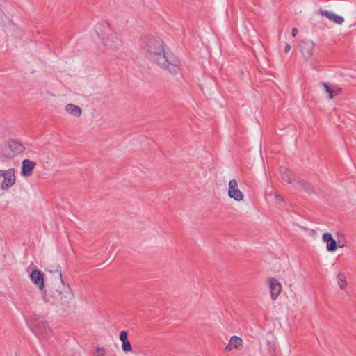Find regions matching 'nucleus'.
<instances>
[{
  "label": "nucleus",
  "mask_w": 356,
  "mask_h": 356,
  "mask_svg": "<svg viewBox=\"0 0 356 356\" xmlns=\"http://www.w3.org/2000/svg\"><path fill=\"white\" fill-rule=\"evenodd\" d=\"M65 110L67 112H68L70 115H72L75 117H79L81 115L82 111L81 108L73 104H68L65 106Z\"/></svg>",
  "instance_id": "nucleus-16"
},
{
  "label": "nucleus",
  "mask_w": 356,
  "mask_h": 356,
  "mask_svg": "<svg viewBox=\"0 0 356 356\" xmlns=\"http://www.w3.org/2000/svg\"><path fill=\"white\" fill-rule=\"evenodd\" d=\"M298 180V183L296 184V187H300L302 188L306 193L308 194H314L315 193L314 188L313 186L310 184L305 181L304 179L299 178Z\"/></svg>",
  "instance_id": "nucleus-15"
},
{
  "label": "nucleus",
  "mask_w": 356,
  "mask_h": 356,
  "mask_svg": "<svg viewBox=\"0 0 356 356\" xmlns=\"http://www.w3.org/2000/svg\"><path fill=\"white\" fill-rule=\"evenodd\" d=\"M298 29L297 28H293L292 29V33H292V36L293 37H296L297 35V34H298Z\"/></svg>",
  "instance_id": "nucleus-23"
},
{
  "label": "nucleus",
  "mask_w": 356,
  "mask_h": 356,
  "mask_svg": "<svg viewBox=\"0 0 356 356\" xmlns=\"http://www.w3.org/2000/svg\"><path fill=\"white\" fill-rule=\"evenodd\" d=\"M318 13L321 15L322 16L327 17L330 21L337 24L341 25L344 22V18L343 17L339 16L333 12L319 9Z\"/></svg>",
  "instance_id": "nucleus-11"
},
{
  "label": "nucleus",
  "mask_w": 356,
  "mask_h": 356,
  "mask_svg": "<svg viewBox=\"0 0 356 356\" xmlns=\"http://www.w3.org/2000/svg\"><path fill=\"white\" fill-rule=\"evenodd\" d=\"M124 42L115 33H112L108 37L105 45L111 51L118 52L122 49Z\"/></svg>",
  "instance_id": "nucleus-5"
},
{
  "label": "nucleus",
  "mask_w": 356,
  "mask_h": 356,
  "mask_svg": "<svg viewBox=\"0 0 356 356\" xmlns=\"http://www.w3.org/2000/svg\"><path fill=\"white\" fill-rule=\"evenodd\" d=\"M337 283L339 284V286L343 289L347 286V281L346 277L344 275V273H339L337 275Z\"/></svg>",
  "instance_id": "nucleus-17"
},
{
  "label": "nucleus",
  "mask_w": 356,
  "mask_h": 356,
  "mask_svg": "<svg viewBox=\"0 0 356 356\" xmlns=\"http://www.w3.org/2000/svg\"><path fill=\"white\" fill-rule=\"evenodd\" d=\"M341 91H342V90H341V88H338V89H337V90H335L334 95H338V94L341 93Z\"/></svg>",
  "instance_id": "nucleus-25"
},
{
  "label": "nucleus",
  "mask_w": 356,
  "mask_h": 356,
  "mask_svg": "<svg viewBox=\"0 0 356 356\" xmlns=\"http://www.w3.org/2000/svg\"><path fill=\"white\" fill-rule=\"evenodd\" d=\"M6 170H0V177H3L5 174Z\"/></svg>",
  "instance_id": "nucleus-26"
},
{
  "label": "nucleus",
  "mask_w": 356,
  "mask_h": 356,
  "mask_svg": "<svg viewBox=\"0 0 356 356\" xmlns=\"http://www.w3.org/2000/svg\"><path fill=\"white\" fill-rule=\"evenodd\" d=\"M228 196L238 202L242 201L244 199V195L239 190L238 182L234 179L230 180L229 182Z\"/></svg>",
  "instance_id": "nucleus-6"
},
{
  "label": "nucleus",
  "mask_w": 356,
  "mask_h": 356,
  "mask_svg": "<svg viewBox=\"0 0 356 356\" xmlns=\"http://www.w3.org/2000/svg\"><path fill=\"white\" fill-rule=\"evenodd\" d=\"M57 273H58V275L59 277V279L60 280V282H62V280H61V273L60 271H58V270H56Z\"/></svg>",
  "instance_id": "nucleus-27"
},
{
  "label": "nucleus",
  "mask_w": 356,
  "mask_h": 356,
  "mask_svg": "<svg viewBox=\"0 0 356 356\" xmlns=\"http://www.w3.org/2000/svg\"><path fill=\"white\" fill-rule=\"evenodd\" d=\"M322 240L327 244V250L328 252H334L337 250V245L336 241L332 238L330 233L326 232L323 234Z\"/></svg>",
  "instance_id": "nucleus-13"
},
{
  "label": "nucleus",
  "mask_w": 356,
  "mask_h": 356,
  "mask_svg": "<svg viewBox=\"0 0 356 356\" xmlns=\"http://www.w3.org/2000/svg\"><path fill=\"white\" fill-rule=\"evenodd\" d=\"M101 25L104 27H107V28H108V26H109V25L107 22H103V23H102Z\"/></svg>",
  "instance_id": "nucleus-24"
},
{
  "label": "nucleus",
  "mask_w": 356,
  "mask_h": 356,
  "mask_svg": "<svg viewBox=\"0 0 356 356\" xmlns=\"http://www.w3.org/2000/svg\"><path fill=\"white\" fill-rule=\"evenodd\" d=\"M127 335H128V334L126 331L120 332L119 339L122 341V343L124 341H128Z\"/></svg>",
  "instance_id": "nucleus-20"
},
{
  "label": "nucleus",
  "mask_w": 356,
  "mask_h": 356,
  "mask_svg": "<svg viewBox=\"0 0 356 356\" xmlns=\"http://www.w3.org/2000/svg\"><path fill=\"white\" fill-rule=\"evenodd\" d=\"M142 47L146 51L149 60L155 62L162 69L171 74H177L180 70V61L174 56L167 57L160 39L145 38Z\"/></svg>",
  "instance_id": "nucleus-1"
},
{
  "label": "nucleus",
  "mask_w": 356,
  "mask_h": 356,
  "mask_svg": "<svg viewBox=\"0 0 356 356\" xmlns=\"http://www.w3.org/2000/svg\"><path fill=\"white\" fill-rule=\"evenodd\" d=\"M280 173L281 179L291 185L293 187H296V184L298 183V180L299 179V177L296 176L292 172L289 170L286 167H280Z\"/></svg>",
  "instance_id": "nucleus-7"
},
{
  "label": "nucleus",
  "mask_w": 356,
  "mask_h": 356,
  "mask_svg": "<svg viewBox=\"0 0 356 356\" xmlns=\"http://www.w3.org/2000/svg\"><path fill=\"white\" fill-rule=\"evenodd\" d=\"M25 149L24 146L15 140H10L0 145V156L5 159H13Z\"/></svg>",
  "instance_id": "nucleus-3"
},
{
  "label": "nucleus",
  "mask_w": 356,
  "mask_h": 356,
  "mask_svg": "<svg viewBox=\"0 0 356 356\" xmlns=\"http://www.w3.org/2000/svg\"><path fill=\"white\" fill-rule=\"evenodd\" d=\"M97 352L98 353V356H104L105 350L103 348H98L97 349Z\"/></svg>",
  "instance_id": "nucleus-21"
},
{
  "label": "nucleus",
  "mask_w": 356,
  "mask_h": 356,
  "mask_svg": "<svg viewBox=\"0 0 356 356\" xmlns=\"http://www.w3.org/2000/svg\"><path fill=\"white\" fill-rule=\"evenodd\" d=\"M291 50V45L288 43H286L285 47H284V52L288 53Z\"/></svg>",
  "instance_id": "nucleus-22"
},
{
  "label": "nucleus",
  "mask_w": 356,
  "mask_h": 356,
  "mask_svg": "<svg viewBox=\"0 0 356 356\" xmlns=\"http://www.w3.org/2000/svg\"><path fill=\"white\" fill-rule=\"evenodd\" d=\"M338 245H339V247H341V248H342V247H343V246H344V244H343V243L340 244V240H339V241H338Z\"/></svg>",
  "instance_id": "nucleus-29"
},
{
  "label": "nucleus",
  "mask_w": 356,
  "mask_h": 356,
  "mask_svg": "<svg viewBox=\"0 0 356 356\" xmlns=\"http://www.w3.org/2000/svg\"><path fill=\"white\" fill-rule=\"evenodd\" d=\"M243 341L241 338L237 336H232L229 341L228 345L225 347L226 351H231L232 349H240L242 346Z\"/></svg>",
  "instance_id": "nucleus-14"
},
{
  "label": "nucleus",
  "mask_w": 356,
  "mask_h": 356,
  "mask_svg": "<svg viewBox=\"0 0 356 356\" xmlns=\"http://www.w3.org/2000/svg\"><path fill=\"white\" fill-rule=\"evenodd\" d=\"M269 284L270 295L273 300H275L280 294L282 291V285L275 278L270 277L268 279Z\"/></svg>",
  "instance_id": "nucleus-9"
},
{
  "label": "nucleus",
  "mask_w": 356,
  "mask_h": 356,
  "mask_svg": "<svg viewBox=\"0 0 356 356\" xmlns=\"http://www.w3.org/2000/svg\"><path fill=\"white\" fill-rule=\"evenodd\" d=\"M275 198L278 200H281V196L280 195H275Z\"/></svg>",
  "instance_id": "nucleus-30"
},
{
  "label": "nucleus",
  "mask_w": 356,
  "mask_h": 356,
  "mask_svg": "<svg viewBox=\"0 0 356 356\" xmlns=\"http://www.w3.org/2000/svg\"><path fill=\"white\" fill-rule=\"evenodd\" d=\"M321 85L323 86L325 92L329 94V99H332L334 97L335 90L330 88L326 83H322Z\"/></svg>",
  "instance_id": "nucleus-18"
},
{
  "label": "nucleus",
  "mask_w": 356,
  "mask_h": 356,
  "mask_svg": "<svg viewBox=\"0 0 356 356\" xmlns=\"http://www.w3.org/2000/svg\"><path fill=\"white\" fill-rule=\"evenodd\" d=\"M36 163L29 159H25L22 161V175L25 177H30L33 174V170Z\"/></svg>",
  "instance_id": "nucleus-12"
},
{
  "label": "nucleus",
  "mask_w": 356,
  "mask_h": 356,
  "mask_svg": "<svg viewBox=\"0 0 356 356\" xmlns=\"http://www.w3.org/2000/svg\"><path fill=\"white\" fill-rule=\"evenodd\" d=\"M29 277L34 284L37 285L41 291L44 290V282L42 272L38 270H33L29 274Z\"/></svg>",
  "instance_id": "nucleus-10"
},
{
  "label": "nucleus",
  "mask_w": 356,
  "mask_h": 356,
  "mask_svg": "<svg viewBox=\"0 0 356 356\" xmlns=\"http://www.w3.org/2000/svg\"><path fill=\"white\" fill-rule=\"evenodd\" d=\"M315 43L309 39L301 40L298 44L299 51L305 62H308L314 55Z\"/></svg>",
  "instance_id": "nucleus-4"
},
{
  "label": "nucleus",
  "mask_w": 356,
  "mask_h": 356,
  "mask_svg": "<svg viewBox=\"0 0 356 356\" xmlns=\"http://www.w3.org/2000/svg\"><path fill=\"white\" fill-rule=\"evenodd\" d=\"M49 298H52V302L58 303L62 308H68L72 302L74 296L69 286L59 284V286H50L47 291L43 292V298L46 302H49Z\"/></svg>",
  "instance_id": "nucleus-2"
},
{
  "label": "nucleus",
  "mask_w": 356,
  "mask_h": 356,
  "mask_svg": "<svg viewBox=\"0 0 356 356\" xmlns=\"http://www.w3.org/2000/svg\"><path fill=\"white\" fill-rule=\"evenodd\" d=\"M3 177L4 178V180L1 184L0 187L1 190L7 191L16 182L14 168H10L6 170Z\"/></svg>",
  "instance_id": "nucleus-8"
},
{
  "label": "nucleus",
  "mask_w": 356,
  "mask_h": 356,
  "mask_svg": "<svg viewBox=\"0 0 356 356\" xmlns=\"http://www.w3.org/2000/svg\"><path fill=\"white\" fill-rule=\"evenodd\" d=\"M122 349L125 353L131 352L132 350V346L129 340L122 343Z\"/></svg>",
  "instance_id": "nucleus-19"
},
{
  "label": "nucleus",
  "mask_w": 356,
  "mask_h": 356,
  "mask_svg": "<svg viewBox=\"0 0 356 356\" xmlns=\"http://www.w3.org/2000/svg\"><path fill=\"white\" fill-rule=\"evenodd\" d=\"M43 327H44V332L45 333H47V330H49V328H47L44 324L43 325Z\"/></svg>",
  "instance_id": "nucleus-28"
}]
</instances>
